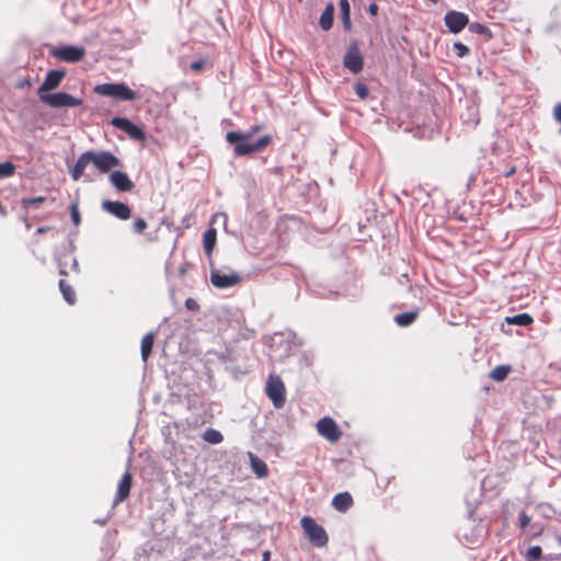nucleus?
Returning <instances> with one entry per match:
<instances>
[{
	"label": "nucleus",
	"instance_id": "37998d69",
	"mask_svg": "<svg viewBox=\"0 0 561 561\" xmlns=\"http://www.w3.org/2000/svg\"><path fill=\"white\" fill-rule=\"evenodd\" d=\"M49 229H50V227H39V228H37V233H45Z\"/></svg>",
	"mask_w": 561,
	"mask_h": 561
},
{
	"label": "nucleus",
	"instance_id": "6e6552de",
	"mask_svg": "<svg viewBox=\"0 0 561 561\" xmlns=\"http://www.w3.org/2000/svg\"><path fill=\"white\" fill-rule=\"evenodd\" d=\"M84 54V48L70 45L54 47L50 51L53 57L67 62H77L83 58Z\"/></svg>",
	"mask_w": 561,
	"mask_h": 561
},
{
	"label": "nucleus",
	"instance_id": "a19ab883",
	"mask_svg": "<svg viewBox=\"0 0 561 561\" xmlns=\"http://www.w3.org/2000/svg\"><path fill=\"white\" fill-rule=\"evenodd\" d=\"M516 172V167H512L505 174V178L512 176Z\"/></svg>",
	"mask_w": 561,
	"mask_h": 561
},
{
	"label": "nucleus",
	"instance_id": "7c9ffc66",
	"mask_svg": "<svg viewBox=\"0 0 561 561\" xmlns=\"http://www.w3.org/2000/svg\"><path fill=\"white\" fill-rule=\"evenodd\" d=\"M355 89V92L357 94V96L360 99V100H366L368 94H369V89L366 84L362 83V82H357L354 87Z\"/></svg>",
	"mask_w": 561,
	"mask_h": 561
},
{
	"label": "nucleus",
	"instance_id": "a878e982",
	"mask_svg": "<svg viewBox=\"0 0 561 561\" xmlns=\"http://www.w3.org/2000/svg\"><path fill=\"white\" fill-rule=\"evenodd\" d=\"M417 317L416 311L403 312L394 317V321L400 327H408L412 324Z\"/></svg>",
	"mask_w": 561,
	"mask_h": 561
},
{
	"label": "nucleus",
	"instance_id": "7ed1b4c3",
	"mask_svg": "<svg viewBox=\"0 0 561 561\" xmlns=\"http://www.w3.org/2000/svg\"><path fill=\"white\" fill-rule=\"evenodd\" d=\"M300 523L305 535L314 547L323 548L328 545L329 536L325 529L312 517L304 516Z\"/></svg>",
	"mask_w": 561,
	"mask_h": 561
},
{
	"label": "nucleus",
	"instance_id": "20e7f679",
	"mask_svg": "<svg viewBox=\"0 0 561 561\" xmlns=\"http://www.w3.org/2000/svg\"><path fill=\"white\" fill-rule=\"evenodd\" d=\"M94 92L99 95L116 98L124 101H133L136 99V92L129 89L125 83H102L94 88Z\"/></svg>",
	"mask_w": 561,
	"mask_h": 561
},
{
	"label": "nucleus",
	"instance_id": "f3484780",
	"mask_svg": "<svg viewBox=\"0 0 561 561\" xmlns=\"http://www.w3.org/2000/svg\"><path fill=\"white\" fill-rule=\"evenodd\" d=\"M354 504L353 497L348 492H342L334 495L332 506L341 513H345Z\"/></svg>",
	"mask_w": 561,
	"mask_h": 561
},
{
	"label": "nucleus",
	"instance_id": "ea45409f",
	"mask_svg": "<svg viewBox=\"0 0 561 561\" xmlns=\"http://www.w3.org/2000/svg\"><path fill=\"white\" fill-rule=\"evenodd\" d=\"M368 12L371 14V15H377L378 13V5L376 3H370L369 7H368Z\"/></svg>",
	"mask_w": 561,
	"mask_h": 561
},
{
	"label": "nucleus",
	"instance_id": "0eeeda50",
	"mask_svg": "<svg viewBox=\"0 0 561 561\" xmlns=\"http://www.w3.org/2000/svg\"><path fill=\"white\" fill-rule=\"evenodd\" d=\"M343 66L354 75L359 73L363 70L364 58L357 42H353L348 46L343 58Z\"/></svg>",
	"mask_w": 561,
	"mask_h": 561
},
{
	"label": "nucleus",
	"instance_id": "c03bdc74",
	"mask_svg": "<svg viewBox=\"0 0 561 561\" xmlns=\"http://www.w3.org/2000/svg\"><path fill=\"white\" fill-rule=\"evenodd\" d=\"M60 274H61V275H66L67 273H66L64 270H61V271H60Z\"/></svg>",
	"mask_w": 561,
	"mask_h": 561
},
{
	"label": "nucleus",
	"instance_id": "1a4fd4ad",
	"mask_svg": "<svg viewBox=\"0 0 561 561\" xmlns=\"http://www.w3.org/2000/svg\"><path fill=\"white\" fill-rule=\"evenodd\" d=\"M241 280H242L241 275L236 272L226 274L218 268H211L210 282H211L213 286L216 288L224 289V288L232 287V286L240 284Z\"/></svg>",
	"mask_w": 561,
	"mask_h": 561
},
{
	"label": "nucleus",
	"instance_id": "f257e3e1",
	"mask_svg": "<svg viewBox=\"0 0 561 561\" xmlns=\"http://www.w3.org/2000/svg\"><path fill=\"white\" fill-rule=\"evenodd\" d=\"M262 129L261 125H253L247 131H228L226 134V141L233 145V153L236 157H244L264 150L272 144L271 136L265 135L260 137L256 141L251 142V138Z\"/></svg>",
	"mask_w": 561,
	"mask_h": 561
},
{
	"label": "nucleus",
	"instance_id": "393cba45",
	"mask_svg": "<svg viewBox=\"0 0 561 561\" xmlns=\"http://www.w3.org/2000/svg\"><path fill=\"white\" fill-rule=\"evenodd\" d=\"M511 373V366L508 365H500L496 366L491 373L490 378L494 381H503L507 378Z\"/></svg>",
	"mask_w": 561,
	"mask_h": 561
},
{
	"label": "nucleus",
	"instance_id": "dca6fc26",
	"mask_svg": "<svg viewBox=\"0 0 561 561\" xmlns=\"http://www.w3.org/2000/svg\"><path fill=\"white\" fill-rule=\"evenodd\" d=\"M131 483H133V476L130 472H125L124 476L122 477L119 483H118V488H117V492H116V496H115V503H121L123 501H125L129 493H130V489H131Z\"/></svg>",
	"mask_w": 561,
	"mask_h": 561
},
{
	"label": "nucleus",
	"instance_id": "473e14b6",
	"mask_svg": "<svg viewBox=\"0 0 561 561\" xmlns=\"http://www.w3.org/2000/svg\"><path fill=\"white\" fill-rule=\"evenodd\" d=\"M147 227L148 224L144 218H137L133 224V229L136 233H142Z\"/></svg>",
	"mask_w": 561,
	"mask_h": 561
},
{
	"label": "nucleus",
	"instance_id": "6ab92c4d",
	"mask_svg": "<svg viewBox=\"0 0 561 561\" xmlns=\"http://www.w3.org/2000/svg\"><path fill=\"white\" fill-rule=\"evenodd\" d=\"M88 164H89V162H88V159H87V154L83 152V153H81L79 156V158L77 159L75 165L70 170L71 178L75 181H79L81 179V176L83 175L84 170L88 167Z\"/></svg>",
	"mask_w": 561,
	"mask_h": 561
},
{
	"label": "nucleus",
	"instance_id": "39448f33",
	"mask_svg": "<svg viewBox=\"0 0 561 561\" xmlns=\"http://www.w3.org/2000/svg\"><path fill=\"white\" fill-rule=\"evenodd\" d=\"M265 392L276 409L283 408L286 401V390L280 377L270 375L266 381Z\"/></svg>",
	"mask_w": 561,
	"mask_h": 561
},
{
	"label": "nucleus",
	"instance_id": "58836bf2",
	"mask_svg": "<svg viewBox=\"0 0 561 561\" xmlns=\"http://www.w3.org/2000/svg\"><path fill=\"white\" fill-rule=\"evenodd\" d=\"M470 31L474 32V33L483 34L485 28H484V26H482L480 24H471L470 25Z\"/></svg>",
	"mask_w": 561,
	"mask_h": 561
},
{
	"label": "nucleus",
	"instance_id": "bb28decb",
	"mask_svg": "<svg viewBox=\"0 0 561 561\" xmlns=\"http://www.w3.org/2000/svg\"><path fill=\"white\" fill-rule=\"evenodd\" d=\"M204 249L207 254H210L214 250L216 243V231L215 229H209L204 233L203 238Z\"/></svg>",
	"mask_w": 561,
	"mask_h": 561
},
{
	"label": "nucleus",
	"instance_id": "4c0bfd02",
	"mask_svg": "<svg viewBox=\"0 0 561 561\" xmlns=\"http://www.w3.org/2000/svg\"><path fill=\"white\" fill-rule=\"evenodd\" d=\"M185 307L190 310H196L198 308V304L194 299L187 298L185 300Z\"/></svg>",
	"mask_w": 561,
	"mask_h": 561
},
{
	"label": "nucleus",
	"instance_id": "f8f14e48",
	"mask_svg": "<svg viewBox=\"0 0 561 561\" xmlns=\"http://www.w3.org/2000/svg\"><path fill=\"white\" fill-rule=\"evenodd\" d=\"M102 209L121 220H127L131 216L130 207L122 202L105 199L102 202Z\"/></svg>",
	"mask_w": 561,
	"mask_h": 561
},
{
	"label": "nucleus",
	"instance_id": "aec40b11",
	"mask_svg": "<svg viewBox=\"0 0 561 561\" xmlns=\"http://www.w3.org/2000/svg\"><path fill=\"white\" fill-rule=\"evenodd\" d=\"M339 5L344 31L350 32L352 27L350 3L347 0H340Z\"/></svg>",
	"mask_w": 561,
	"mask_h": 561
},
{
	"label": "nucleus",
	"instance_id": "b1692460",
	"mask_svg": "<svg viewBox=\"0 0 561 561\" xmlns=\"http://www.w3.org/2000/svg\"><path fill=\"white\" fill-rule=\"evenodd\" d=\"M59 289H60L65 300L69 305H73L76 302V293H75L73 288L65 279L59 280Z\"/></svg>",
	"mask_w": 561,
	"mask_h": 561
},
{
	"label": "nucleus",
	"instance_id": "c85d7f7f",
	"mask_svg": "<svg viewBox=\"0 0 561 561\" xmlns=\"http://www.w3.org/2000/svg\"><path fill=\"white\" fill-rule=\"evenodd\" d=\"M14 172H15V165L12 162L7 161L3 163H0V179L10 178L14 174Z\"/></svg>",
	"mask_w": 561,
	"mask_h": 561
},
{
	"label": "nucleus",
	"instance_id": "f704fd0d",
	"mask_svg": "<svg viewBox=\"0 0 561 561\" xmlns=\"http://www.w3.org/2000/svg\"><path fill=\"white\" fill-rule=\"evenodd\" d=\"M45 201H46V198L44 196H37V197H32V198H24V199H22V206L23 207H28L31 205L42 204Z\"/></svg>",
	"mask_w": 561,
	"mask_h": 561
},
{
	"label": "nucleus",
	"instance_id": "f03ea898",
	"mask_svg": "<svg viewBox=\"0 0 561 561\" xmlns=\"http://www.w3.org/2000/svg\"><path fill=\"white\" fill-rule=\"evenodd\" d=\"M89 164L92 163L94 168L101 173H108L111 170L121 165L119 159L110 151H84Z\"/></svg>",
	"mask_w": 561,
	"mask_h": 561
},
{
	"label": "nucleus",
	"instance_id": "4be33fe9",
	"mask_svg": "<svg viewBox=\"0 0 561 561\" xmlns=\"http://www.w3.org/2000/svg\"><path fill=\"white\" fill-rule=\"evenodd\" d=\"M154 343V334L152 332L147 333L141 340V358L145 363H147L148 357L152 352Z\"/></svg>",
	"mask_w": 561,
	"mask_h": 561
},
{
	"label": "nucleus",
	"instance_id": "cd10ccee",
	"mask_svg": "<svg viewBox=\"0 0 561 561\" xmlns=\"http://www.w3.org/2000/svg\"><path fill=\"white\" fill-rule=\"evenodd\" d=\"M203 438L207 443L214 444V445L220 444L224 440L222 434L215 428H207L203 434Z\"/></svg>",
	"mask_w": 561,
	"mask_h": 561
},
{
	"label": "nucleus",
	"instance_id": "79ce46f5",
	"mask_svg": "<svg viewBox=\"0 0 561 561\" xmlns=\"http://www.w3.org/2000/svg\"><path fill=\"white\" fill-rule=\"evenodd\" d=\"M271 559V552L268 550L263 552L262 561H270Z\"/></svg>",
	"mask_w": 561,
	"mask_h": 561
},
{
	"label": "nucleus",
	"instance_id": "423d86ee",
	"mask_svg": "<svg viewBox=\"0 0 561 561\" xmlns=\"http://www.w3.org/2000/svg\"><path fill=\"white\" fill-rule=\"evenodd\" d=\"M41 101L54 108L75 107L83 103L81 99L75 98L66 92L41 95Z\"/></svg>",
	"mask_w": 561,
	"mask_h": 561
},
{
	"label": "nucleus",
	"instance_id": "e433bc0d",
	"mask_svg": "<svg viewBox=\"0 0 561 561\" xmlns=\"http://www.w3.org/2000/svg\"><path fill=\"white\" fill-rule=\"evenodd\" d=\"M518 518H519V525L523 529L526 528L530 524V520H531L530 517L525 512H520Z\"/></svg>",
	"mask_w": 561,
	"mask_h": 561
},
{
	"label": "nucleus",
	"instance_id": "5701e85b",
	"mask_svg": "<svg viewBox=\"0 0 561 561\" xmlns=\"http://www.w3.org/2000/svg\"><path fill=\"white\" fill-rule=\"evenodd\" d=\"M506 323L519 325V327H528L534 322V319L528 313H518L512 317L505 318Z\"/></svg>",
	"mask_w": 561,
	"mask_h": 561
},
{
	"label": "nucleus",
	"instance_id": "2eb2a0df",
	"mask_svg": "<svg viewBox=\"0 0 561 561\" xmlns=\"http://www.w3.org/2000/svg\"><path fill=\"white\" fill-rule=\"evenodd\" d=\"M110 182L119 192H130L135 186L128 175L122 171H113L110 174Z\"/></svg>",
	"mask_w": 561,
	"mask_h": 561
},
{
	"label": "nucleus",
	"instance_id": "a211bd4d",
	"mask_svg": "<svg viewBox=\"0 0 561 561\" xmlns=\"http://www.w3.org/2000/svg\"><path fill=\"white\" fill-rule=\"evenodd\" d=\"M249 457H250V463H251L252 471L259 478L266 477L268 474V469H267L266 463L252 453L249 454Z\"/></svg>",
	"mask_w": 561,
	"mask_h": 561
},
{
	"label": "nucleus",
	"instance_id": "9b49d317",
	"mask_svg": "<svg viewBox=\"0 0 561 561\" xmlns=\"http://www.w3.org/2000/svg\"><path fill=\"white\" fill-rule=\"evenodd\" d=\"M317 431L322 437L331 443H336L342 436V432L335 421L328 416L318 421Z\"/></svg>",
	"mask_w": 561,
	"mask_h": 561
},
{
	"label": "nucleus",
	"instance_id": "4468645a",
	"mask_svg": "<svg viewBox=\"0 0 561 561\" xmlns=\"http://www.w3.org/2000/svg\"><path fill=\"white\" fill-rule=\"evenodd\" d=\"M445 23L451 33H459L468 24V16L458 11L447 12L445 15Z\"/></svg>",
	"mask_w": 561,
	"mask_h": 561
},
{
	"label": "nucleus",
	"instance_id": "2f4dec72",
	"mask_svg": "<svg viewBox=\"0 0 561 561\" xmlns=\"http://www.w3.org/2000/svg\"><path fill=\"white\" fill-rule=\"evenodd\" d=\"M70 216L75 226H79L81 222V216L78 207V203H72L70 206Z\"/></svg>",
	"mask_w": 561,
	"mask_h": 561
},
{
	"label": "nucleus",
	"instance_id": "412c9836",
	"mask_svg": "<svg viewBox=\"0 0 561 561\" xmlns=\"http://www.w3.org/2000/svg\"><path fill=\"white\" fill-rule=\"evenodd\" d=\"M334 5L329 3L322 12L319 24L323 31H329L333 24Z\"/></svg>",
	"mask_w": 561,
	"mask_h": 561
},
{
	"label": "nucleus",
	"instance_id": "ddd939ff",
	"mask_svg": "<svg viewBox=\"0 0 561 561\" xmlns=\"http://www.w3.org/2000/svg\"><path fill=\"white\" fill-rule=\"evenodd\" d=\"M66 72L64 70H49L38 88V95H44L43 92L54 90L59 87L62 79L65 78Z\"/></svg>",
	"mask_w": 561,
	"mask_h": 561
},
{
	"label": "nucleus",
	"instance_id": "9d476101",
	"mask_svg": "<svg viewBox=\"0 0 561 561\" xmlns=\"http://www.w3.org/2000/svg\"><path fill=\"white\" fill-rule=\"evenodd\" d=\"M111 125L125 131L131 139H135L138 141H145V139H146L145 131L139 126H137L133 122H130L128 118L113 117L111 119Z\"/></svg>",
	"mask_w": 561,
	"mask_h": 561
},
{
	"label": "nucleus",
	"instance_id": "c9c22d12",
	"mask_svg": "<svg viewBox=\"0 0 561 561\" xmlns=\"http://www.w3.org/2000/svg\"><path fill=\"white\" fill-rule=\"evenodd\" d=\"M207 65L206 59H199L191 64V69L195 72L202 71Z\"/></svg>",
	"mask_w": 561,
	"mask_h": 561
},
{
	"label": "nucleus",
	"instance_id": "72a5a7b5",
	"mask_svg": "<svg viewBox=\"0 0 561 561\" xmlns=\"http://www.w3.org/2000/svg\"><path fill=\"white\" fill-rule=\"evenodd\" d=\"M454 49L458 57H465L469 54V48L459 42L454 44Z\"/></svg>",
	"mask_w": 561,
	"mask_h": 561
},
{
	"label": "nucleus",
	"instance_id": "c756f323",
	"mask_svg": "<svg viewBox=\"0 0 561 561\" xmlns=\"http://www.w3.org/2000/svg\"><path fill=\"white\" fill-rule=\"evenodd\" d=\"M542 556V550L539 546L530 547L526 552L527 561H539Z\"/></svg>",
	"mask_w": 561,
	"mask_h": 561
}]
</instances>
